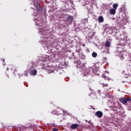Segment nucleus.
I'll use <instances>...</instances> for the list:
<instances>
[{
  "mask_svg": "<svg viewBox=\"0 0 131 131\" xmlns=\"http://www.w3.org/2000/svg\"><path fill=\"white\" fill-rule=\"evenodd\" d=\"M119 101L120 103H122V104H126L127 102H128V103H131V98L129 97H127L126 98H120Z\"/></svg>",
  "mask_w": 131,
  "mask_h": 131,
  "instance_id": "obj_1",
  "label": "nucleus"
},
{
  "mask_svg": "<svg viewBox=\"0 0 131 131\" xmlns=\"http://www.w3.org/2000/svg\"><path fill=\"white\" fill-rule=\"evenodd\" d=\"M96 116H97L98 118H101L103 116V112L101 111H97L95 113Z\"/></svg>",
  "mask_w": 131,
  "mask_h": 131,
  "instance_id": "obj_2",
  "label": "nucleus"
},
{
  "mask_svg": "<svg viewBox=\"0 0 131 131\" xmlns=\"http://www.w3.org/2000/svg\"><path fill=\"white\" fill-rule=\"evenodd\" d=\"M77 127H78V124L77 123L72 124L71 125V128L72 129H75Z\"/></svg>",
  "mask_w": 131,
  "mask_h": 131,
  "instance_id": "obj_3",
  "label": "nucleus"
},
{
  "mask_svg": "<svg viewBox=\"0 0 131 131\" xmlns=\"http://www.w3.org/2000/svg\"><path fill=\"white\" fill-rule=\"evenodd\" d=\"M37 73V71H36V70L34 69V70H32L31 71L30 74L31 75H36V74Z\"/></svg>",
  "mask_w": 131,
  "mask_h": 131,
  "instance_id": "obj_4",
  "label": "nucleus"
},
{
  "mask_svg": "<svg viewBox=\"0 0 131 131\" xmlns=\"http://www.w3.org/2000/svg\"><path fill=\"white\" fill-rule=\"evenodd\" d=\"M110 13L111 15H115L116 14V10L114 9H111L110 10Z\"/></svg>",
  "mask_w": 131,
  "mask_h": 131,
  "instance_id": "obj_5",
  "label": "nucleus"
},
{
  "mask_svg": "<svg viewBox=\"0 0 131 131\" xmlns=\"http://www.w3.org/2000/svg\"><path fill=\"white\" fill-rule=\"evenodd\" d=\"M35 7L38 11H42V8H41V7H40V6H39V4L37 3L35 5Z\"/></svg>",
  "mask_w": 131,
  "mask_h": 131,
  "instance_id": "obj_6",
  "label": "nucleus"
},
{
  "mask_svg": "<svg viewBox=\"0 0 131 131\" xmlns=\"http://www.w3.org/2000/svg\"><path fill=\"white\" fill-rule=\"evenodd\" d=\"M98 21L99 23H103L104 22V18L102 16H100L98 17Z\"/></svg>",
  "mask_w": 131,
  "mask_h": 131,
  "instance_id": "obj_7",
  "label": "nucleus"
},
{
  "mask_svg": "<svg viewBox=\"0 0 131 131\" xmlns=\"http://www.w3.org/2000/svg\"><path fill=\"white\" fill-rule=\"evenodd\" d=\"M72 21H73V17L69 16L68 18V22L69 23H72Z\"/></svg>",
  "mask_w": 131,
  "mask_h": 131,
  "instance_id": "obj_8",
  "label": "nucleus"
},
{
  "mask_svg": "<svg viewBox=\"0 0 131 131\" xmlns=\"http://www.w3.org/2000/svg\"><path fill=\"white\" fill-rule=\"evenodd\" d=\"M111 46V43H110V41H105V48H109Z\"/></svg>",
  "mask_w": 131,
  "mask_h": 131,
  "instance_id": "obj_9",
  "label": "nucleus"
},
{
  "mask_svg": "<svg viewBox=\"0 0 131 131\" xmlns=\"http://www.w3.org/2000/svg\"><path fill=\"white\" fill-rule=\"evenodd\" d=\"M117 7H118V4H114L113 5V7L114 8V10H117Z\"/></svg>",
  "mask_w": 131,
  "mask_h": 131,
  "instance_id": "obj_10",
  "label": "nucleus"
},
{
  "mask_svg": "<svg viewBox=\"0 0 131 131\" xmlns=\"http://www.w3.org/2000/svg\"><path fill=\"white\" fill-rule=\"evenodd\" d=\"M102 78H104V79H105V80H110V79L108 77H107V76H106L105 75H102Z\"/></svg>",
  "mask_w": 131,
  "mask_h": 131,
  "instance_id": "obj_11",
  "label": "nucleus"
},
{
  "mask_svg": "<svg viewBox=\"0 0 131 131\" xmlns=\"http://www.w3.org/2000/svg\"><path fill=\"white\" fill-rule=\"evenodd\" d=\"M119 109V108L115 107L113 109V110H114V111H115V112H116V113H118L119 112V111H118Z\"/></svg>",
  "mask_w": 131,
  "mask_h": 131,
  "instance_id": "obj_12",
  "label": "nucleus"
},
{
  "mask_svg": "<svg viewBox=\"0 0 131 131\" xmlns=\"http://www.w3.org/2000/svg\"><path fill=\"white\" fill-rule=\"evenodd\" d=\"M97 56H98V54H97V53L96 52L92 53V57H93V58H96Z\"/></svg>",
  "mask_w": 131,
  "mask_h": 131,
  "instance_id": "obj_13",
  "label": "nucleus"
},
{
  "mask_svg": "<svg viewBox=\"0 0 131 131\" xmlns=\"http://www.w3.org/2000/svg\"><path fill=\"white\" fill-rule=\"evenodd\" d=\"M101 85H102V88H106L108 86V84L101 83Z\"/></svg>",
  "mask_w": 131,
  "mask_h": 131,
  "instance_id": "obj_14",
  "label": "nucleus"
},
{
  "mask_svg": "<svg viewBox=\"0 0 131 131\" xmlns=\"http://www.w3.org/2000/svg\"><path fill=\"white\" fill-rule=\"evenodd\" d=\"M120 58H121V60H123V55H122V54L120 53V55H119Z\"/></svg>",
  "mask_w": 131,
  "mask_h": 131,
  "instance_id": "obj_15",
  "label": "nucleus"
},
{
  "mask_svg": "<svg viewBox=\"0 0 131 131\" xmlns=\"http://www.w3.org/2000/svg\"><path fill=\"white\" fill-rule=\"evenodd\" d=\"M4 126V125L3 124H0V129H3V127Z\"/></svg>",
  "mask_w": 131,
  "mask_h": 131,
  "instance_id": "obj_16",
  "label": "nucleus"
},
{
  "mask_svg": "<svg viewBox=\"0 0 131 131\" xmlns=\"http://www.w3.org/2000/svg\"><path fill=\"white\" fill-rule=\"evenodd\" d=\"M52 131H59V130L58 129H57L56 128H54L52 129Z\"/></svg>",
  "mask_w": 131,
  "mask_h": 131,
  "instance_id": "obj_17",
  "label": "nucleus"
},
{
  "mask_svg": "<svg viewBox=\"0 0 131 131\" xmlns=\"http://www.w3.org/2000/svg\"><path fill=\"white\" fill-rule=\"evenodd\" d=\"M25 76H28V73H26L25 74Z\"/></svg>",
  "mask_w": 131,
  "mask_h": 131,
  "instance_id": "obj_18",
  "label": "nucleus"
},
{
  "mask_svg": "<svg viewBox=\"0 0 131 131\" xmlns=\"http://www.w3.org/2000/svg\"><path fill=\"white\" fill-rule=\"evenodd\" d=\"M109 90H111V88H110L108 89H107V91H109Z\"/></svg>",
  "mask_w": 131,
  "mask_h": 131,
  "instance_id": "obj_19",
  "label": "nucleus"
},
{
  "mask_svg": "<svg viewBox=\"0 0 131 131\" xmlns=\"http://www.w3.org/2000/svg\"><path fill=\"white\" fill-rule=\"evenodd\" d=\"M98 94H100V93H101V91L99 90V91H98Z\"/></svg>",
  "mask_w": 131,
  "mask_h": 131,
  "instance_id": "obj_20",
  "label": "nucleus"
},
{
  "mask_svg": "<svg viewBox=\"0 0 131 131\" xmlns=\"http://www.w3.org/2000/svg\"><path fill=\"white\" fill-rule=\"evenodd\" d=\"M18 128H19V131L21 130V128H20V127H18Z\"/></svg>",
  "mask_w": 131,
  "mask_h": 131,
  "instance_id": "obj_21",
  "label": "nucleus"
},
{
  "mask_svg": "<svg viewBox=\"0 0 131 131\" xmlns=\"http://www.w3.org/2000/svg\"><path fill=\"white\" fill-rule=\"evenodd\" d=\"M14 128H15L16 129H17V127H14Z\"/></svg>",
  "mask_w": 131,
  "mask_h": 131,
  "instance_id": "obj_22",
  "label": "nucleus"
},
{
  "mask_svg": "<svg viewBox=\"0 0 131 131\" xmlns=\"http://www.w3.org/2000/svg\"><path fill=\"white\" fill-rule=\"evenodd\" d=\"M3 61L4 63H5V59H3Z\"/></svg>",
  "mask_w": 131,
  "mask_h": 131,
  "instance_id": "obj_23",
  "label": "nucleus"
},
{
  "mask_svg": "<svg viewBox=\"0 0 131 131\" xmlns=\"http://www.w3.org/2000/svg\"><path fill=\"white\" fill-rule=\"evenodd\" d=\"M7 70H9V68H7Z\"/></svg>",
  "mask_w": 131,
  "mask_h": 131,
  "instance_id": "obj_24",
  "label": "nucleus"
}]
</instances>
